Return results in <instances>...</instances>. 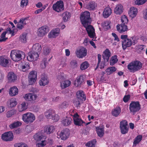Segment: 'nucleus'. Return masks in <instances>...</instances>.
Here are the masks:
<instances>
[{"label":"nucleus","mask_w":147,"mask_h":147,"mask_svg":"<svg viewBox=\"0 0 147 147\" xmlns=\"http://www.w3.org/2000/svg\"><path fill=\"white\" fill-rule=\"evenodd\" d=\"M142 67V63L138 61H133L129 63L127 66L128 69L131 72L139 70Z\"/></svg>","instance_id":"nucleus-1"},{"label":"nucleus","mask_w":147,"mask_h":147,"mask_svg":"<svg viewBox=\"0 0 147 147\" xmlns=\"http://www.w3.org/2000/svg\"><path fill=\"white\" fill-rule=\"evenodd\" d=\"M34 138L37 141H40L42 140L41 142L37 144V145L38 147H42L47 144V141L46 140H43L46 139V137L40 132H38L34 135Z\"/></svg>","instance_id":"nucleus-2"},{"label":"nucleus","mask_w":147,"mask_h":147,"mask_svg":"<svg viewBox=\"0 0 147 147\" xmlns=\"http://www.w3.org/2000/svg\"><path fill=\"white\" fill-rule=\"evenodd\" d=\"M90 13L87 11L84 12L81 15L80 19L84 26H86L87 24H90Z\"/></svg>","instance_id":"nucleus-3"},{"label":"nucleus","mask_w":147,"mask_h":147,"mask_svg":"<svg viewBox=\"0 0 147 147\" xmlns=\"http://www.w3.org/2000/svg\"><path fill=\"white\" fill-rule=\"evenodd\" d=\"M22 119L25 123L28 124L32 123L35 118L34 114L28 112L22 115Z\"/></svg>","instance_id":"nucleus-4"},{"label":"nucleus","mask_w":147,"mask_h":147,"mask_svg":"<svg viewBox=\"0 0 147 147\" xmlns=\"http://www.w3.org/2000/svg\"><path fill=\"white\" fill-rule=\"evenodd\" d=\"M141 105L138 101H131L129 105V110L134 115L139 111L141 109Z\"/></svg>","instance_id":"nucleus-5"},{"label":"nucleus","mask_w":147,"mask_h":147,"mask_svg":"<svg viewBox=\"0 0 147 147\" xmlns=\"http://www.w3.org/2000/svg\"><path fill=\"white\" fill-rule=\"evenodd\" d=\"M24 53L21 51H18L15 50H12L11 52L10 57L13 61H17L22 59V54Z\"/></svg>","instance_id":"nucleus-6"},{"label":"nucleus","mask_w":147,"mask_h":147,"mask_svg":"<svg viewBox=\"0 0 147 147\" xmlns=\"http://www.w3.org/2000/svg\"><path fill=\"white\" fill-rule=\"evenodd\" d=\"M58 138H60L63 140H66L69 136L70 132L69 129L66 128L62 130L59 134V133H57Z\"/></svg>","instance_id":"nucleus-7"},{"label":"nucleus","mask_w":147,"mask_h":147,"mask_svg":"<svg viewBox=\"0 0 147 147\" xmlns=\"http://www.w3.org/2000/svg\"><path fill=\"white\" fill-rule=\"evenodd\" d=\"M53 8L54 10L57 12H59L63 10L64 7L63 1L61 0L57 1L53 5Z\"/></svg>","instance_id":"nucleus-8"},{"label":"nucleus","mask_w":147,"mask_h":147,"mask_svg":"<svg viewBox=\"0 0 147 147\" xmlns=\"http://www.w3.org/2000/svg\"><path fill=\"white\" fill-rule=\"evenodd\" d=\"M86 28V30L88 35L91 38H94L95 36L94 29V27L90 25H88V24H86V26H84Z\"/></svg>","instance_id":"nucleus-9"},{"label":"nucleus","mask_w":147,"mask_h":147,"mask_svg":"<svg viewBox=\"0 0 147 147\" xmlns=\"http://www.w3.org/2000/svg\"><path fill=\"white\" fill-rule=\"evenodd\" d=\"M1 138L5 141H11L13 138V134L11 131L5 132L2 135Z\"/></svg>","instance_id":"nucleus-10"},{"label":"nucleus","mask_w":147,"mask_h":147,"mask_svg":"<svg viewBox=\"0 0 147 147\" xmlns=\"http://www.w3.org/2000/svg\"><path fill=\"white\" fill-rule=\"evenodd\" d=\"M87 52L86 49L84 47H82L76 51V53L77 57L79 58H82L86 55Z\"/></svg>","instance_id":"nucleus-11"},{"label":"nucleus","mask_w":147,"mask_h":147,"mask_svg":"<svg viewBox=\"0 0 147 147\" xmlns=\"http://www.w3.org/2000/svg\"><path fill=\"white\" fill-rule=\"evenodd\" d=\"M39 56L38 53L35 52H32L31 51L28 53V55L27 56V59L29 61L33 60H36Z\"/></svg>","instance_id":"nucleus-12"},{"label":"nucleus","mask_w":147,"mask_h":147,"mask_svg":"<svg viewBox=\"0 0 147 147\" xmlns=\"http://www.w3.org/2000/svg\"><path fill=\"white\" fill-rule=\"evenodd\" d=\"M49 31V30L47 26H42L38 29L37 32L38 35L40 37H42L44 36Z\"/></svg>","instance_id":"nucleus-13"},{"label":"nucleus","mask_w":147,"mask_h":147,"mask_svg":"<svg viewBox=\"0 0 147 147\" xmlns=\"http://www.w3.org/2000/svg\"><path fill=\"white\" fill-rule=\"evenodd\" d=\"M7 77L9 82H14L17 80V77L15 73L13 72H9Z\"/></svg>","instance_id":"nucleus-14"},{"label":"nucleus","mask_w":147,"mask_h":147,"mask_svg":"<svg viewBox=\"0 0 147 147\" xmlns=\"http://www.w3.org/2000/svg\"><path fill=\"white\" fill-rule=\"evenodd\" d=\"M126 24H121L120 26L119 25L117 26V30L120 33H123L127 30V27Z\"/></svg>","instance_id":"nucleus-15"},{"label":"nucleus","mask_w":147,"mask_h":147,"mask_svg":"<svg viewBox=\"0 0 147 147\" xmlns=\"http://www.w3.org/2000/svg\"><path fill=\"white\" fill-rule=\"evenodd\" d=\"M36 97L37 96L35 94L30 93L26 94L24 98L27 101H31L35 100Z\"/></svg>","instance_id":"nucleus-16"},{"label":"nucleus","mask_w":147,"mask_h":147,"mask_svg":"<svg viewBox=\"0 0 147 147\" xmlns=\"http://www.w3.org/2000/svg\"><path fill=\"white\" fill-rule=\"evenodd\" d=\"M132 44L131 39L128 38L125 40L122 41V46L123 49H125L127 47L130 46Z\"/></svg>","instance_id":"nucleus-17"},{"label":"nucleus","mask_w":147,"mask_h":147,"mask_svg":"<svg viewBox=\"0 0 147 147\" xmlns=\"http://www.w3.org/2000/svg\"><path fill=\"white\" fill-rule=\"evenodd\" d=\"M77 82V86H76L78 87L80 86L81 85L84 84L85 80V78L83 75H81L78 77L76 78Z\"/></svg>","instance_id":"nucleus-18"},{"label":"nucleus","mask_w":147,"mask_h":147,"mask_svg":"<svg viewBox=\"0 0 147 147\" xmlns=\"http://www.w3.org/2000/svg\"><path fill=\"white\" fill-rule=\"evenodd\" d=\"M55 111L53 110H48L45 112V115L48 119H51L53 115H55Z\"/></svg>","instance_id":"nucleus-19"},{"label":"nucleus","mask_w":147,"mask_h":147,"mask_svg":"<svg viewBox=\"0 0 147 147\" xmlns=\"http://www.w3.org/2000/svg\"><path fill=\"white\" fill-rule=\"evenodd\" d=\"M137 13V9L134 7H131L128 12V14L132 18L135 17Z\"/></svg>","instance_id":"nucleus-20"},{"label":"nucleus","mask_w":147,"mask_h":147,"mask_svg":"<svg viewBox=\"0 0 147 147\" xmlns=\"http://www.w3.org/2000/svg\"><path fill=\"white\" fill-rule=\"evenodd\" d=\"M41 50V45L38 43H36L33 45L31 51H32V52L39 53Z\"/></svg>","instance_id":"nucleus-21"},{"label":"nucleus","mask_w":147,"mask_h":147,"mask_svg":"<svg viewBox=\"0 0 147 147\" xmlns=\"http://www.w3.org/2000/svg\"><path fill=\"white\" fill-rule=\"evenodd\" d=\"M97 6V4L94 1H91L86 6V8L89 10H94Z\"/></svg>","instance_id":"nucleus-22"},{"label":"nucleus","mask_w":147,"mask_h":147,"mask_svg":"<svg viewBox=\"0 0 147 147\" xmlns=\"http://www.w3.org/2000/svg\"><path fill=\"white\" fill-rule=\"evenodd\" d=\"M60 29L59 28H56L55 30H52L50 32L48 35L49 38H53L59 33Z\"/></svg>","instance_id":"nucleus-23"},{"label":"nucleus","mask_w":147,"mask_h":147,"mask_svg":"<svg viewBox=\"0 0 147 147\" xmlns=\"http://www.w3.org/2000/svg\"><path fill=\"white\" fill-rule=\"evenodd\" d=\"M18 90L16 86L11 87L9 90V93L11 96H14L18 94Z\"/></svg>","instance_id":"nucleus-24"},{"label":"nucleus","mask_w":147,"mask_h":147,"mask_svg":"<svg viewBox=\"0 0 147 147\" xmlns=\"http://www.w3.org/2000/svg\"><path fill=\"white\" fill-rule=\"evenodd\" d=\"M123 6L121 4L117 5L114 9L115 13L117 14H120L123 12Z\"/></svg>","instance_id":"nucleus-25"},{"label":"nucleus","mask_w":147,"mask_h":147,"mask_svg":"<svg viewBox=\"0 0 147 147\" xmlns=\"http://www.w3.org/2000/svg\"><path fill=\"white\" fill-rule=\"evenodd\" d=\"M9 63L8 60L3 57H0V65L5 67H7Z\"/></svg>","instance_id":"nucleus-26"},{"label":"nucleus","mask_w":147,"mask_h":147,"mask_svg":"<svg viewBox=\"0 0 147 147\" xmlns=\"http://www.w3.org/2000/svg\"><path fill=\"white\" fill-rule=\"evenodd\" d=\"M8 106L10 107H14L17 104V102L16 99L12 98L7 101Z\"/></svg>","instance_id":"nucleus-27"},{"label":"nucleus","mask_w":147,"mask_h":147,"mask_svg":"<svg viewBox=\"0 0 147 147\" xmlns=\"http://www.w3.org/2000/svg\"><path fill=\"white\" fill-rule=\"evenodd\" d=\"M111 13V9L108 7H106L103 12V16L105 18L108 17Z\"/></svg>","instance_id":"nucleus-28"},{"label":"nucleus","mask_w":147,"mask_h":147,"mask_svg":"<svg viewBox=\"0 0 147 147\" xmlns=\"http://www.w3.org/2000/svg\"><path fill=\"white\" fill-rule=\"evenodd\" d=\"M77 98L85 101L86 99L85 95L82 91H79L76 93Z\"/></svg>","instance_id":"nucleus-29"},{"label":"nucleus","mask_w":147,"mask_h":147,"mask_svg":"<svg viewBox=\"0 0 147 147\" xmlns=\"http://www.w3.org/2000/svg\"><path fill=\"white\" fill-rule=\"evenodd\" d=\"M110 56L109 50L108 49H106L103 52V54L102 55L103 59L105 61L106 60L107 61H108Z\"/></svg>","instance_id":"nucleus-30"},{"label":"nucleus","mask_w":147,"mask_h":147,"mask_svg":"<svg viewBox=\"0 0 147 147\" xmlns=\"http://www.w3.org/2000/svg\"><path fill=\"white\" fill-rule=\"evenodd\" d=\"M96 129L98 136L100 137H102L104 134V128L101 126L96 127Z\"/></svg>","instance_id":"nucleus-31"},{"label":"nucleus","mask_w":147,"mask_h":147,"mask_svg":"<svg viewBox=\"0 0 147 147\" xmlns=\"http://www.w3.org/2000/svg\"><path fill=\"white\" fill-rule=\"evenodd\" d=\"M49 80L47 77H42L39 81V83L40 86H45L49 82Z\"/></svg>","instance_id":"nucleus-32"},{"label":"nucleus","mask_w":147,"mask_h":147,"mask_svg":"<svg viewBox=\"0 0 147 147\" xmlns=\"http://www.w3.org/2000/svg\"><path fill=\"white\" fill-rule=\"evenodd\" d=\"M45 128V132L48 134H50L53 133L55 129L54 126L52 125L46 127Z\"/></svg>","instance_id":"nucleus-33"},{"label":"nucleus","mask_w":147,"mask_h":147,"mask_svg":"<svg viewBox=\"0 0 147 147\" xmlns=\"http://www.w3.org/2000/svg\"><path fill=\"white\" fill-rule=\"evenodd\" d=\"M72 120L71 119L70 117H66V118L63 120L62 123L65 126H68L70 124Z\"/></svg>","instance_id":"nucleus-34"},{"label":"nucleus","mask_w":147,"mask_h":147,"mask_svg":"<svg viewBox=\"0 0 147 147\" xmlns=\"http://www.w3.org/2000/svg\"><path fill=\"white\" fill-rule=\"evenodd\" d=\"M71 84V82L69 80H64L61 83V86L62 89L69 86Z\"/></svg>","instance_id":"nucleus-35"},{"label":"nucleus","mask_w":147,"mask_h":147,"mask_svg":"<svg viewBox=\"0 0 147 147\" xmlns=\"http://www.w3.org/2000/svg\"><path fill=\"white\" fill-rule=\"evenodd\" d=\"M121 112V109L119 107H116L112 111V115L115 117L118 116Z\"/></svg>","instance_id":"nucleus-36"},{"label":"nucleus","mask_w":147,"mask_h":147,"mask_svg":"<svg viewBox=\"0 0 147 147\" xmlns=\"http://www.w3.org/2000/svg\"><path fill=\"white\" fill-rule=\"evenodd\" d=\"M22 125V123L19 121L14 122L9 125V127L11 129L19 127Z\"/></svg>","instance_id":"nucleus-37"},{"label":"nucleus","mask_w":147,"mask_h":147,"mask_svg":"<svg viewBox=\"0 0 147 147\" xmlns=\"http://www.w3.org/2000/svg\"><path fill=\"white\" fill-rule=\"evenodd\" d=\"M74 123L76 125L81 126L83 123H85V122L79 118H75L74 119Z\"/></svg>","instance_id":"nucleus-38"},{"label":"nucleus","mask_w":147,"mask_h":147,"mask_svg":"<svg viewBox=\"0 0 147 147\" xmlns=\"http://www.w3.org/2000/svg\"><path fill=\"white\" fill-rule=\"evenodd\" d=\"M84 100L76 98L73 100V102L77 107H80V105L82 103Z\"/></svg>","instance_id":"nucleus-39"},{"label":"nucleus","mask_w":147,"mask_h":147,"mask_svg":"<svg viewBox=\"0 0 147 147\" xmlns=\"http://www.w3.org/2000/svg\"><path fill=\"white\" fill-rule=\"evenodd\" d=\"M110 22L109 21H105L102 23V26L106 30H107L110 28V26L109 25Z\"/></svg>","instance_id":"nucleus-40"},{"label":"nucleus","mask_w":147,"mask_h":147,"mask_svg":"<svg viewBox=\"0 0 147 147\" xmlns=\"http://www.w3.org/2000/svg\"><path fill=\"white\" fill-rule=\"evenodd\" d=\"M96 142V139H93L87 142L85 145L86 147H95V144Z\"/></svg>","instance_id":"nucleus-41"},{"label":"nucleus","mask_w":147,"mask_h":147,"mask_svg":"<svg viewBox=\"0 0 147 147\" xmlns=\"http://www.w3.org/2000/svg\"><path fill=\"white\" fill-rule=\"evenodd\" d=\"M62 16L63 21L65 22H66L68 19L70 18V13L68 12H65L63 13Z\"/></svg>","instance_id":"nucleus-42"},{"label":"nucleus","mask_w":147,"mask_h":147,"mask_svg":"<svg viewBox=\"0 0 147 147\" xmlns=\"http://www.w3.org/2000/svg\"><path fill=\"white\" fill-rule=\"evenodd\" d=\"M18 110L20 112H22L27 109V106L25 102H22L18 107Z\"/></svg>","instance_id":"nucleus-43"},{"label":"nucleus","mask_w":147,"mask_h":147,"mask_svg":"<svg viewBox=\"0 0 147 147\" xmlns=\"http://www.w3.org/2000/svg\"><path fill=\"white\" fill-rule=\"evenodd\" d=\"M37 72L36 71H32L29 74L28 78L36 80Z\"/></svg>","instance_id":"nucleus-44"},{"label":"nucleus","mask_w":147,"mask_h":147,"mask_svg":"<svg viewBox=\"0 0 147 147\" xmlns=\"http://www.w3.org/2000/svg\"><path fill=\"white\" fill-rule=\"evenodd\" d=\"M78 63L76 60L73 59L71 61L70 63V67L72 69L76 68L78 67Z\"/></svg>","instance_id":"nucleus-45"},{"label":"nucleus","mask_w":147,"mask_h":147,"mask_svg":"<svg viewBox=\"0 0 147 147\" xmlns=\"http://www.w3.org/2000/svg\"><path fill=\"white\" fill-rule=\"evenodd\" d=\"M116 68L114 67H112L107 68L106 70V72L108 75H110L115 71Z\"/></svg>","instance_id":"nucleus-46"},{"label":"nucleus","mask_w":147,"mask_h":147,"mask_svg":"<svg viewBox=\"0 0 147 147\" xmlns=\"http://www.w3.org/2000/svg\"><path fill=\"white\" fill-rule=\"evenodd\" d=\"M68 105V102L65 101L59 105V108L60 109H64L67 107Z\"/></svg>","instance_id":"nucleus-47"},{"label":"nucleus","mask_w":147,"mask_h":147,"mask_svg":"<svg viewBox=\"0 0 147 147\" xmlns=\"http://www.w3.org/2000/svg\"><path fill=\"white\" fill-rule=\"evenodd\" d=\"M26 35V34L24 33L20 36L19 38L20 41L23 43H26L27 40Z\"/></svg>","instance_id":"nucleus-48"},{"label":"nucleus","mask_w":147,"mask_h":147,"mask_svg":"<svg viewBox=\"0 0 147 147\" xmlns=\"http://www.w3.org/2000/svg\"><path fill=\"white\" fill-rule=\"evenodd\" d=\"M89 66V64L87 62L85 61L81 65L80 69L82 70H84L87 68Z\"/></svg>","instance_id":"nucleus-49"},{"label":"nucleus","mask_w":147,"mask_h":147,"mask_svg":"<svg viewBox=\"0 0 147 147\" xmlns=\"http://www.w3.org/2000/svg\"><path fill=\"white\" fill-rule=\"evenodd\" d=\"M142 136L141 135H138L135 139L134 141V144L136 145L138 144L142 140Z\"/></svg>","instance_id":"nucleus-50"},{"label":"nucleus","mask_w":147,"mask_h":147,"mask_svg":"<svg viewBox=\"0 0 147 147\" xmlns=\"http://www.w3.org/2000/svg\"><path fill=\"white\" fill-rule=\"evenodd\" d=\"M128 126L127 122L125 120H123L120 122V127H123Z\"/></svg>","instance_id":"nucleus-51"},{"label":"nucleus","mask_w":147,"mask_h":147,"mask_svg":"<svg viewBox=\"0 0 147 147\" xmlns=\"http://www.w3.org/2000/svg\"><path fill=\"white\" fill-rule=\"evenodd\" d=\"M121 133L122 134H125L127 133L129 130V126L127 127H120Z\"/></svg>","instance_id":"nucleus-52"},{"label":"nucleus","mask_w":147,"mask_h":147,"mask_svg":"<svg viewBox=\"0 0 147 147\" xmlns=\"http://www.w3.org/2000/svg\"><path fill=\"white\" fill-rule=\"evenodd\" d=\"M121 20L122 24H127L128 22V20L127 16L124 15L121 17Z\"/></svg>","instance_id":"nucleus-53"},{"label":"nucleus","mask_w":147,"mask_h":147,"mask_svg":"<svg viewBox=\"0 0 147 147\" xmlns=\"http://www.w3.org/2000/svg\"><path fill=\"white\" fill-rule=\"evenodd\" d=\"M118 59L117 58V56L116 55L112 57V59L111 61L110 62V64L111 65H113L118 61Z\"/></svg>","instance_id":"nucleus-54"},{"label":"nucleus","mask_w":147,"mask_h":147,"mask_svg":"<svg viewBox=\"0 0 147 147\" xmlns=\"http://www.w3.org/2000/svg\"><path fill=\"white\" fill-rule=\"evenodd\" d=\"M146 47V46L144 45H139L136 47V49L140 51H143L144 49Z\"/></svg>","instance_id":"nucleus-55"},{"label":"nucleus","mask_w":147,"mask_h":147,"mask_svg":"<svg viewBox=\"0 0 147 147\" xmlns=\"http://www.w3.org/2000/svg\"><path fill=\"white\" fill-rule=\"evenodd\" d=\"M147 0H136L135 3L138 5H141L144 3Z\"/></svg>","instance_id":"nucleus-56"},{"label":"nucleus","mask_w":147,"mask_h":147,"mask_svg":"<svg viewBox=\"0 0 147 147\" xmlns=\"http://www.w3.org/2000/svg\"><path fill=\"white\" fill-rule=\"evenodd\" d=\"M28 18H26L23 19H21L20 20V22L23 25H26L28 22Z\"/></svg>","instance_id":"nucleus-57"},{"label":"nucleus","mask_w":147,"mask_h":147,"mask_svg":"<svg viewBox=\"0 0 147 147\" xmlns=\"http://www.w3.org/2000/svg\"><path fill=\"white\" fill-rule=\"evenodd\" d=\"M5 32H6V33L11 34L12 36H13L14 35V31L13 30H12L10 28H7Z\"/></svg>","instance_id":"nucleus-58"},{"label":"nucleus","mask_w":147,"mask_h":147,"mask_svg":"<svg viewBox=\"0 0 147 147\" xmlns=\"http://www.w3.org/2000/svg\"><path fill=\"white\" fill-rule=\"evenodd\" d=\"M57 78L60 81L61 83L63 81L65 80V78L64 77L62 76L61 74H59L57 76Z\"/></svg>","instance_id":"nucleus-59"},{"label":"nucleus","mask_w":147,"mask_h":147,"mask_svg":"<svg viewBox=\"0 0 147 147\" xmlns=\"http://www.w3.org/2000/svg\"><path fill=\"white\" fill-rule=\"evenodd\" d=\"M130 98V95L129 94H128L126 95H125L124 96L123 100L124 102H127L129 100Z\"/></svg>","instance_id":"nucleus-60"},{"label":"nucleus","mask_w":147,"mask_h":147,"mask_svg":"<svg viewBox=\"0 0 147 147\" xmlns=\"http://www.w3.org/2000/svg\"><path fill=\"white\" fill-rule=\"evenodd\" d=\"M51 119L53 120L55 122L57 121L59 119V117L58 115L55 114V115H53Z\"/></svg>","instance_id":"nucleus-61"},{"label":"nucleus","mask_w":147,"mask_h":147,"mask_svg":"<svg viewBox=\"0 0 147 147\" xmlns=\"http://www.w3.org/2000/svg\"><path fill=\"white\" fill-rule=\"evenodd\" d=\"M14 112L13 110H11L7 113L6 116L7 117H9L14 114Z\"/></svg>","instance_id":"nucleus-62"},{"label":"nucleus","mask_w":147,"mask_h":147,"mask_svg":"<svg viewBox=\"0 0 147 147\" xmlns=\"http://www.w3.org/2000/svg\"><path fill=\"white\" fill-rule=\"evenodd\" d=\"M28 0H22L21 2V6L22 7H24L25 4V5H27L28 3Z\"/></svg>","instance_id":"nucleus-63"},{"label":"nucleus","mask_w":147,"mask_h":147,"mask_svg":"<svg viewBox=\"0 0 147 147\" xmlns=\"http://www.w3.org/2000/svg\"><path fill=\"white\" fill-rule=\"evenodd\" d=\"M50 49L47 47H44L43 48L44 53L45 55L48 54L50 52Z\"/></svg>","instance_id":"nucleus-64"}]
</instances>
